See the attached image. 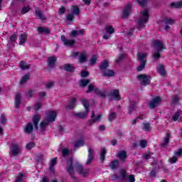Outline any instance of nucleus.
Segmentation results:
<instances>
[{
  "label": "nucleus",
  "mask_w": 182,
  "mask_h": 182,
  "mask_svg": "<svg viewBox=\"0 0 182 182\" xmlns=\"http://www.w3.org/2000/svg\"><path fill=\"white\" fill-rule=\"evenodd\" d=\"M73 163V159H70L67 163V171L70 174L72 178H76V177H75V170L84 177H87V176H89V169L83 168V166H82V164L79 162H77L74 166Z\"/></svg>",
  "instance_id": "1"
},
{
  "label": "nucleus",
  "mask_w": 182,
  "mask_h": 182,
  "mask_svg": "<svg viewBox=\"0 0 182 182\" xmlns=\"http://www.w3.org/2000/svg\"><path fill=\"white\" fill-rule=\"evenodd\" d=\"M56 112L50 111L46 113V119L41 123V132L43 133L45 132V129H46V126L49 124L50 122H55V119H56Z\"/></svg>",
  "instance_id": "2"
},
{
  "label": "nucleus",
  "mask_w": 182,
  "mask_h": 182,
  "mask_svg": "<svg viewBox=\"0 0 182 182\" xmlns=\"http://www.w3.org/2000/svg\"><path fill=\"white\" fill-rule=\"evenodd\" d=\"M147 22H149V11L144 10L141 11L137 18V25L139 28H145Z\"/></svg>",
  "instance_id": "3"
},
{
  "label": "nucleus",
  "mask_w": 182,
  "mask_h": 182,
  "mask_svg": "<svg viewBox=\"0 0 182 182\" xmlns=\"http://www.w3.org/2000/svg\"><path fill=\"white\" fill-rule=\"evenodd\" d=\"M81 103H82L85 112L75 113L74 116H76L78 119H85L87 116V110H89V101L86 99H82Z\"/></svg>",
  "instance_id": "4"
},
{
  "label": "nucleus",
  "mask_w": 182,
  "mask_h": 182,
  "mask_svg": "<svg viewBox=\"0 0 182 182\" xmlns=\"http://www.w3.org/2000/svg\"><path fill=\"white\" fill-rule=\"evenodd\" d=\"M21 153V147L17 144H12L9 148V155L11 157H16Z\"/></svg>",
  "instance_id": "5"
},
{
  "label": "nucleus",
  "mask_w": 182,
  "mask_h": 182,
  "mask_svg": "<svg viewBox=\"0 0 182 182\" xmlns=\"http://www.w3.org/2000/svg\"><path fill=\"white\" fill-rule=\"evenodd\" d=\"M137 79L143 86L150 85V82L151 80V77L149 75H139L137 76Z\"/></svg>",
  "instance_id": "6"
},
{
  "label": "nucleus",
  "mask_w": 182,
  "mask_h": 182,
  "mask_svg": "<svg viewBox=\"0 0 182 182\" xmlns=\"http://www.w3.org/2000/svg\"><path fill=\"white\" fill-rule=\"evenodd\" d=\"M87 150L88 154L85 164L87 166H89V164H92V163L93 162V159H95V149H92V147L90 146H88Z\"/></svg>",
  "instance_id": "7"
},
{
  "label": "nucleus",
  "mask_w": 182,
  "mask_h": 182,
  "mask_svg": "<svg viewBox=\"0 0 182 182\" xmlns=\"http://www.w3.org/2000/svg\"><path fill=\"white\" fill-rule=\"evenodd\" d=\"M161 102H162L161 97H154L149 104V108L156 109L157 106H160V103H161Z\"/></svg>",
  "instance_id": "8"
},
{
  "label": "nucleus",
  "mask_w": 182,
  "mask_h": 182,
  "mask_svg": "<svg viewBox=\"0 0 182 182\" xmlns=\"http://www.w3.org/2000/svg\"><path fill=\"white\" fill-rule=\"evenodd\" d=\"M61 41L63 45H65V46H68V48H73L75 43V40L68 39L65 36H61Z\"/></svg>",
  "instance_id": "9"
},
{
  "label": "nucleus",
  "mask_w": 182,
  "mask_h": 182,
  "mask_svg": "<svg viewBox=\"0 0 182 182\" xmlns=\"http://www.w3.org/2000/svg\"><path fill=\"white\" fill-rule=\"evenodd\" d=\"M109 97H112L114 100H120V94L119 90H113L108 95Z\"/></svg>",
  "instance_id": "10"
},
{
  "label": "nucleus",
  "mask_w": 182,
  "mask_h": 182,
  "mask_svg": "<svg viewBox=\"0 0 182 182\" xmlns=\"http://www.w3.org/2000/svg\"><path fill=\"white\" fill-rule=\"evenodd\" d=\"M23 132L26 134H31V133L33 132V124L32 122H28L23 127Z\"/></svg>",
  "instance_id": "11"
},
{
  "label": "nucleus",
  "mask_w": 182,
  "mask_h": 182,
  "mask_svg": "<svg viewBox=\"0 0 182 182\" xmlns=\"http://www.w3.org/2000/svg\"><path fill=\"white\" fill-rule=\"evenodd\" d=\"M132 14V4H127L124 9L122 18H127Z\"/></svg>",
  "instance_id": "12"
},
{
  "label": "nucleus",
  "mask_w": 182,
  "mask_h": 182,
  "mask_svg": "<svg viewBox=\"0 0 182 182\" xmlns=\"http://www.w3.org/2000/svg\"><path fill=\"white\" fill-rule=\"evenodd\" d=\"M136 56L139 63H146V57L147 56V53H138Z\"/></svg>",
  "instance_id": "13"
},
{
  "label": "nucleus",
  "mask_w": 182,
  "mask_h": 182,
  "mask_svg": "<svg viewBox=\"0 0 182 182\" xmlns=\"http://www.w3.org/2000/svg\"><path fill=\"white\" fill-rule=\"evenodd\" d=\"M92 119L88 121V124L92 125V123L95 122H100V119H102V114H97V117L95 118V112L92 111V114L91 116Z\"/></svg>",
  "instance_id": "14"
},
{
  "label": "nucleus",
  "mask_w": 182,
  "mask_h": 182,
  "mask_svg": "<svg viewBox=\"0 0 182 182\" xmlns=\"http://www.w3.org/2000/svg\"><path fill=\"white\" fill-rule=\"evenodd\" d=\"M153 46L157 50H161L163 48H164V46L163 45V43L159 40H155L153 41Z\"/></svg>",
  "instance_id": "15"
},
{
  "label": "nucleus",
  "mask_w": 182,
  "mask_h": 182,
  "mask_svg": "<svg viewBox=\"0 0 182 182\" xmlns=\"http://www.w3.org/2000/svg\"><path fill=\"white\" fill-rule=\"evenodd\" d=\"M19 45H25L26 43V41H28V36L26 33H23L20 34L19 38Z\"/></svg>",
  "instance_id": "16"
},
{
  "label": "nucleus",
  "mask_w": 182,
  "mask_h": 182,
  "mask_svg": "<svg viewBox=\"0 0 182 182\" xmlns=\"http://www.w3.org/2000/svg\"><path fill=\"white\" fill-rule=\"evenodd\" d=\"M169 8H171V9H173V8L180 9V8H182V1L171 2L169 5Z\"/></svg>",
  "instance_id": "17"
},
{
  "label": "nucleus",
  "mask_w": 182,
  "mask_h": 182,
  "mask_svg": "<svg viewBox=\"0 0 182 182\" xmlns=\"http://www.w3.org/2000/svg\"><path fill=\"white\" fill-rule=\"evenodd\" d=\"M56 60H58V58H56L55 56L48 58V63L49 68H54L55 63H56Z\"/></svg>",
  "instance_id": "18"
},
{
  "label": "nucleus",
  "mask_w": 182,
  "mask_h": 182,
  "mask_svg": "<svg viewBox=\"0 0 182 182\" xmlns=\"http://www.w3.org/2000/svg\"><path fill=\"white\" fill-rule=\"evenodd\" d=\"M107 68H109V61L105 60L104 61L101 62V65H100V69L102 73L103 70H107Z\"/></svg>",
  "instance_id": "19"
},
{
  "label": "nucleus",
  "mask_w": 182,
  "mask_h": 182,
  "mask_svg": "<svg viewBox=\"0 0 182 182\" xmlns=\"http://www.w3.org/2000/svg\"><path fill=\"white\" fill-rule=\"evenodd\" d=\"M40 120H41V116H39V115H35L33 117V126H34V128L36 129V130H38V124Z\"/></svg>",
  "instance_id": "20"
},
{
  "label": "nucleus",
  "mask_w": 182,
  "mask_h": 182,
  "mask_svg": "<svg viewBox=\"0 0 182 182\" xmlns=\"http://www.w3.org/2000/svg\"><path fill=\"white\" fill-rule=\"evenodd\" d=\"M102 75L109 77L112 76H114V72L112 70L107 69L102 72Z\"/></svg>",
  "instance_id": "21"
},
{
  "label": "nucleus",
  "mask_w": 182,
  "mask_h": 182,
  "mask_svg": "<svg viewBox=\"0 0 182 182\" xmlns=\"http://www.w3.org/2000/svg\"><path fill=\"white\" fill-rule=\"evenodd\" d=\"M85 33V30H80V31H77V30H73L70 33V35L73 37H75V36H77L79 35H82L83 36Z\"/></svg>",
  "instance_id": "22"
},
{
  "label": "nucleus",
  "mask_w": 182,
  "mask_h": 182,
  "mask_svg": "<svg viewBox=\"0 0 182 182\" xmlns=\"http://www.w3.org/2000/svg\"><path fill=\"white\" fill-rule=\"evenodd\" d=\"M56 163H58V158H53L50 162V170L52 173H54L55 171L53 166H56Z\"/></svg>",
  "instance_id": "23"
},
{
  "label": "nucleus",
  "mask_w": 182,
  "mask_h": 182,
  "mask_svg": "<svg viewBox=\"0 0 182 182\" xmlns=\"http://www.w3.org/2000/svg\"><path fill=\"white\" fill-rule=\"evenodd\" d=\"M117 157L122 161H124V159L127 157V154L125 152V151H121L118 153Z\"/></svg>",
  "instance_id": "24"
},
{
  "label": "nucleus",
  "mask_w": 182,
  "mask_h": 182,
  "mask_svg": "<svg viewBox=\"0 0 182 182\" xmlns=\"http://www.w3.org/2000/svg\"><path fill=\"white\" fill-rule=\"evenodd\" d=\"M29 79H31V74L25 75L24 76L22 77V78L20 81V84L25 85V83H26V82H28L29 80Z\"/></svg>",
  "instance_id": "25"
},
{
  "label": "nucleus",
  "mask_w": 182,
  "mask_h": 182,
  "mask_svg": "<svg viewBox=\"0 0 182 182\" xmlns=\"http://www.w3.org/2000/svg\"><path fill=\"white\" fill-rule=\"evenodd\" d=\"M21 93H17L15 97V106L16 107H19V105H21Z\"/></svg>",
  "instance_id": "26"
},
{
  "label": "nucleus",
  "mask_w": 182,
  "mask_h": 182,
  "mask_svg": "<svg viewBox=\"0 0 182 182\" xmlns=\"http://www.w3.org/2000/svg\"><path fill=\"white\" fill-rule=\"evenodd\" d=\"M76 107V98H73L66 109H75Z\"/></svg>",
  "instance_id": "27"
},
{
  "label": "nucleus",
  "mask_w": 182,
  "mask_h": 182,
  "mask_svg": "<svg viewBox=\"0 0 182 182\" xmlns=\"http://www.w3.org/2000/svg\"><path fill=\"white\" fill-rule=\"evenodd\" d=\"M19 66L21 70H26L29 69L31 67L26 62L21 61L19 63Z\"/></svg>",
  "instance_id": "28"
},
{
  "label": "nucleus",
  "mask_w": 182,
  "mask_h": 182,
  "mask_svg": "<svg viewBox=\"0 0 182 182\" xmlns=\"http://www.w3.org/2000/svg\"><path fill=\"white\" fill-rule=\"evenodd\" d=\"M64 69L66 72H75V67L70 64H65L64 65Z\"/></svg>",
  "instance_id": "29"
},
{
  "label": "nucleus",
  "mask_w": 182,
  "mask_h": 182,
  "mask_svg": "<svg viewBox=\"0 0 182 182\" xmlns=\"http://www.w3.org/2000/svg\"><path fill=\"white\" fill-rule=\"evenodd\" d=\"M95 92L97 93V95H98V96H100V97H106L105 90H100L97 88H95Z\"/></svg>",
  "instance_id": "30"
},
{
  "label": "nucleus",
  "mask_w": 182,
  "mask_h": 182,
  "mask_svg": "<svg viewBox=\"0 0 182 182\" xmlns=\"http://www.w3.org/2000/svg\"><path fill=\"white\" fill-rule=\"evenodd\" d=\"M158 73H160L161 76H164L166 75V70H164V66L160 65L156 69Z\"/></svg>",
  "instance_id": "31"
},
{
  "label": "nucleus",
  "mask_w": 182,
  "mask_h": 182,
  "mask_svg": "<svg viewBox=\"0 0 182 182\" xmlns=\"http://www.w3.org/2000/svg\"><path fill=\"white\" fill-rule=\"evenodd\" d=\"M26 177L24 173H20L16 178V182H22L23 179Z\"/></svg>",
  "instance_id": "32"
},
{
  "label": "nucleus",
  "mask_w": 182,
  "mask_h": 182,
  "mask_svg": "<svg viewBox=\"0 0 182 182\" xmlns=\"http://www.w3.org/2000/svg\"><path fill=\"white\" fill-rule=\"evenodd\" d=\"M136 102L132 101L130 102L129 109V113L132 114L133 113L134 110H136Z\"/></svg>",
  "instance_id": "33"
},
{
  "label": "nucleus",
  "mask_w": 182,
  "mask_h": 182,
  "mask_svg": "<svg viewBox=\"0 0 182 182\" xmlns=\"http://www.w3.org/2000/svg\"><path fill=\"white\" fill-rule=\"evenodd\" d=\"M36 16H37V18H39V19L41 20L46 19L45 16L43 15L42 11H41V10L39 9L36 10Z\"/></svg>",
  "instance_id": "34"
},
{
  "label": "nucleus",
  "mask_w": 182,
  "mask_h": 182,
  "mask_svg": "<svg viewBox=\"0 0 182 182\" xmlns=\"http://www.w3.org/2000/svg\"><path fill=\"white\" fill-rule=\"evenodd\" d=\"M105 32L109 35H112V33H114V28L112 26H108L105 28Z\"/></svg>",
  "instance_id": "35"
},
{
  "label": "nucleus",
  "mask_w": 182,
  "mask_h": 182,
  "mask_svg": "<svg viewBox=\"0 0 182 182\" xmlns=\"http://www.w3.org/2000/svg\"><path fill=\"white\" fill-rule=\"evenodd\" d=\"M168 141H170V132H167L166 136L164 139V143L161 144L162 147H164Z\"/></svg>",
  "instance_id": "36"
},
{
  "label": "nucleus",
  "mask_w": 182,
  "mask_h": 182,
  "mask_svg": "<svg viewBox=\"0 0 182 182\" xmlns=\"http://www.w3.org/2000/svg\"><path fill=\"white\" fill-rule=\"evenodd\" d=\"M71 11L73 15H79L80 10H79V7H77V6H72Z\"/></svg>",
  "instance_id": "37"
},
{
  "label": "nucleus",
  "mask_w": 182,
  "mask_h": 182,
  "mask_svg": "<svg viewBox=\"0 0 182 182\" xmlns=\"http://www.w3.org/2000/svg\"><path fill=\"white\" fill-rule=\"evenodd\" d=\"M180 116H181V110H178L175 114L173 116V122H177V120H178V117H180Z\"/></svg>",
  "instance_id": "38"
},
{
  "label": "nucleus",
  "mask_w": 182,
  "mask_h": 182,
  "mask_svg": "<svg viewBox=\"0 0 182 182\" xmlns=\"http://www.w3.org/2000/svg\"><path fill=\"white\" fill-rule=\"evenodd\" d=\"M82 146H85V141L84 140H78L75 142V147L77 149L79 147H82Z\"/></svg>",
  "instance_id": "39"
},
{
  "label": "nucleus",
  "mask_w": 182,
  "mask_h": 182,
  "mask_svg": "<svg viewBox=\"0 0 182 182\" xmlns=\"http://www.w3.org/2000/svg\"><path fill=\"white\" fill-rule=\"evenodd\" d=\"M109 166L111 167V168H112V170H114V168H117V167H119V161H113L112 162H111Z\"/></svg>",
  "instance_id": "40"
},
{
  "label": "nucleus",
  "mask_w": 182,
  "mask_h": 182,
  "mask_svg": "<svg viewBox=\"0 0 182 182\" xmlns=\"http://www.w3.org/2000/svg\"><path fill=\"white\" fill-rule=\"evenodd\" d=\"M117 116V115L116 112L109 113V117H108L109 122H113V120H114V119H116Z\"/></svg>",
  "instance_id": "41"
},
{
  "label": "nucleus",
  "mask_w": 182,
  "mask_h": 182,
  "mask_svg": "<svg viewBox=\"0 0 182 182\" xmlns=\"http://www.w3.org/2000/svg\"><path fill=\"white\" fill-rule=\"evenodd\" d=\"M17 39H18V36H16V34H13L9 38V42L11 43H15V42H16Z\"/></svg>",
  "instance_id": "42"
},
{
  "label": "nucleus",
  "mask_w": 182,
  "mask_h": 182,
  "mask_svg": "<svg viewBox=\"0 0 182 182\" xmlns=\"http://www.w3.org/2000/svg\"><path fill=\"white\" fill-rule=\"evenodd\" d=\"M79 60L80 63H83V62H86V54L85 53H82L80 54L79 57Z\"/></svg>",
  "instance_id": "43"
},
{
  "label": "nucleus",
  "mask_w": 182,
  "mask_h": 182,
  "mask_svg": "<svg viewBox=\"0 0 182 182\" xmlns=\"http://www.w3.org/2000/svg\"><path fill=\"white\" fill-rule=\"evenodd\" d=\"M38 32L40 33H49V30L48 28H43V27H39L38 28Z\"/></svg>",
  "instance_id": "44"
},
{
  "label": "nucleus",
  "mask_w": 182,
  "mask_h": 182,
  "mask_svg": "<svg viewBox=\"0 0 182 182\" xmlns=\"http://www.w3.org/2000/svg\"><path fill=\"white\" fill-rule=\"evenodd\" d=\"M105 154H106V149L102 148L101 151V155H100V160H102V161H105Z\"/></svg>",
  "instance_id": "45"
},
{
  "label": "nucleus",
  "mask_w": 182,
  "mask_h": 182,
  "mask_svg": "<svg viewBox=\"0 0 182 182\" xmlns=\"http://www.w3.org/2000/svg\"><path fill=\"white\" fill-rule=\"evenodd\" d=\"M140 65L138 66L136 70L138 72H141V70H143V69H144L145 66H146V63H139Z\"/></svg>",
  "instance_id": "46"
},
{
  "label": "nucleus",
  "mask_w": 182,
  "mask_h": 182,
  "mask_svg": "<svg viewBox=\"0 0 182 182\" xmlns=\"http://www.w3.org/2000/svg\"><path fill=\"white\" fill-rule=\"evenodd\" d=\"M26 97H28V99H31V97H32V96H33V91L32 90H28L26 92Z\"/></svg>",
  "instance_id": "47"
},
{
  "label": "nucleus",
  "mask_w": 182,
  "mask_h": 182,
  "mask_svg": "<svg viewBox=\"0 0 182 182\" xmlns=\"http://www.w3.org/2000/svg\"><path fill=\"white\" fill-rule=\"evenodd\" d=\"M29 11H31V7H29V6H28L26 7H23L21 10V14H22V15H25V14H28V12H29Z\"/></svg>",
  "instance_id": "48"
},
{
  "label": "nucleus",
  "mask_w": 182,
  "mask_h": 182,
  "mask_svg": "<svg viewBox=\"0 0 182 182\" xmlns=\"http://www.w3.org/2000/svg\"><path fill=\"white\" fill-rule=\"evenodd\" d=\"M161 52V50H159L158 51H154L152 54L153 58L154 59H159V58H160V53Z\"/></svg>",
  "instance_id": "49"
},
{
  "label": "nucleus",
  "mask_w": 182,
  "mask_h": 182,
  "mask_svg": "<svg viewBox=\"0 0 182 182\" xmlns=\"http://www.w3.org/2000/svg\"><path fill=\"white\" fill-rule=\"evenodd\" d=\"M143 130H145V132H149L151 129L150 127V124L149 123H144L143 124V127H142Z\"/></svg>",
  "instance_id": "50"
},
{
  "label": "nucleus",
  "mask_w": 182,
  "mask_h": 182,
  "mask_svg": "<svg viewBox=\"0 0 182 182\" xmlns=\"http://www.w3.org/2000/svg\"><path fill=\"white\" fill-rule=\"evenodd\" d=\"M35 146H36V144L34 142H30L26 144V148L27 149V150H31V149H33Z\"/></svg>",
  "instance_id": "51"
},
{
  "label": "nucleus",
  "mask_w": 182,
  "mask_h": 182,
  "mask_svg": "<svg viewBox=\"0 0 182 182\" xmlns=\"http://www.w3.org/2000/svg\"><path fill=\"white\" fill-rule=\"evenodd\" d=\"M174 23H176V22L171 18L165 20V25H174Z\"/></svg>",
  "instance_id": "52"
},
{
  "label": "nucleus",
  "mask_w": 182,
  "mask_h": 182,
  "mask_svg": "<svg viewBox=\"0 0 182 182\" xmlns=\"http://www.w3.org/2000/svg\"><path fill=\"white\" fill-rule=\"evenodd\" d=\"M176 103H178V97L177 95H174L171 99V104L176 105Z\"/></svg>",
  "instance_id": "53"
},
{
  "label": "nucleus",
  "mask_w": 182,
  "mask_h": 182,
  "mask_svg": "<svg viewBox=\"0 0 182 182\" xmlns=\"http://www.w3.org/2000/svg\"><path fill=\"white\" fill-rule=\"evenodd\" d=\"M70 154V151L68 149H64L62 151V155L63 157H66V156H69Z\"/></svg>",
  "instance_id": "54"
},
{
  "label": "nucleus",
  "mask_w": 182,
  "mask_h": 182,
  "mask_svg": "<svg viewBox=\"0 0 182 182\" xmlns=\"http://www.w3.org/2000/svg\"><path fill=\"white\" fill-rule=\"evenodd\" d=\"M140 6H145L148 0H136Z\"/></svg>",
  "instance_id": "55"
},
{
  "label": "nucleus",
  "mask_w": 182,
  "mask_h": 182,
  "mask_svg": "<svg viewBox=\"0 0 182 182\" xmlns=\"http://www.w3.org/2000/svg\"><path fill=\"white\" fill-rule=\"evenodd\" d=\"M89 82H90V80H82L80 81V86H82V87H85L86 85H88Z\"/></svg>",
  "instance_id": "56"
},
{
  "label": "nucleus",
  "mask_w": 182,
  "mask_h": 182,
  "mask_svg": "<svg viewBox=\"0 0 182 182\" xmlns=\"http://www.w3.org/2000/svg\"><path fill=\"white\" fill-rule=\"evenodd\" d=\"M126 177H127L126 172L124 171H121V173H120L121 180H122V181H124V180H126Z\"/></svg>",
  "instance_id": "57"
},
{
  "label": "nucleus",
  "mask_w": 182,
  "mask_h": 182,
  "mask_svg": "<svg viewBox=\"0 0 182 182\" xmlns=\"http://www.w3.org/2000/svg\"><path fill=\"white\" fill-rule=\"evenodd\" d=\"M124 58H125L124 54H120L117 58V59L116 60L117 63H119V62H122V60H123Z\"/></svg>",
  "instance_id": "58"
},
{
  "label": "nucleus",
  "mask_w": 182,
  "mask_h": 182,
  "mask_svg": "<svg viewBox=\"0 0 182 182\" xmlns=\"http://www.w3.org/2000/svg\"><path fill=\"white\" fill-rule=\"evenodd\" d=\"M96 60H97V56L93 55L90 61V65H95V63H96Z\"/></svg>",
  "instance_id": "59"
},
{
  "label": "nucleus",
  "mask_w": 182,
  "mask_h": 182,
  "mask_svg": "<svg viewBox=\"0 0 182 182\" xmlns=\"http://www.w3.org/2000/svg\"><path fill=\"white\" fill-rule=\"evenodd\" d=\"M0 122L1 124H5V122H6V118H5V116L4 114L1 115Z\"/></svg>",
  "instance_id": "60"
},
{
  "label": "nucleus",
  "mask_w": 182,
  "mask_h": 182,
  "mask_svg": "<svg viewBox=\"0 0 182 182\" xmlns=\"http://www.w3.org/2000/svg\"><path fill=\"white\" fill-rule=\"evenodd\" d=\"M142 157L144 160H149V159H150V157H151V154L150 152H149L147 154H145Z\"/></svg>",
  "instance_id": "61"
},
{
  "label": "nucleus",
  "mask_w": 182,
  "mask_h": 182,
  "mask_svg": "<svg viewBox=\"0 0 182 182\" xmlns=\"http://www.w3.org/2000/svg\"><path fill=\"white\" fill-rule=\"evenodd\" d=\"M140 146H141V149L146 148V146H147V141H140Z\"/></svg>",
  "instance_id": "62"
},
{
  "label": "nucleus",
  "mask_w": 182,
  "mask_h": 182,
  "mask_svg": "<svg viewBox=\"0 0 182 182\" xmlns=\"http://www.w3.org/2000/svg\"><path fill=\"white\" fill-rule=\"evenodd\" d=\"M128 181L129 182H135L136 179L134 178V176L133 175H129L128 176Z\"/></svg>",
  "instance_id": "63"
},
{
  "label": "nucleus",
  "mask_w": 182,
  "mask_h": 182,
  "mask_svg": "<svg viewBox=\"0 0 182 182\" xmlns=\"http://www.w3.org/2000/svg\"><path fill=\"white\" fill-rule=\"evenodd\" d=\"M73 18H74V16H73V14H69L67 16V20H68L69 22L73 21Z\"/></svg>",
  "instance_id": "64"
}]
</instances>
